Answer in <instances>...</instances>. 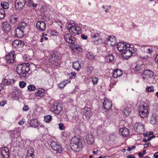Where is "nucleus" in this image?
Wrapping results in <instances>:
<instances>
[{"label":"nucleus","mask_w":158,"mask_h":158,"mask_svg":"<svg viewBox=\"0 0 158 158\" xmlns=\"http://www.w3.org/2000/svg\"><path fill=\"white\" fill-rule=\"evenodd\" d=\"M30 69L29 64H22L18 65L16 71L20 77L23 78L26 76Z\"/></svg>","instance_id":"1"},{"label":"nucleus","mask_w":158,"mask_h":158,"mask_svg":"<svg viewBox=\"0 0 158 158\" xmlns=\"http://www.w3.org/2000/svg\"><path fill=\"white\" fill-rule=\"evenodd\" d=\"M70 147L72 150L75 152H79L83 146L81 140L77 137L72 138L70 142Z\"/></svg>","instance_id":"2"},{"label":"nucleus","mask_w":158,"mask_h":158,"mask_svg":"<svg viewBox=\"0 0 158 158\" xmlns=\"http://www.w3.org/2000/svg\"><path fill=\"white\" fill-rule=\"evenodd\" d=\"M60 54L58 52L53 51L51 53L49 59L55 67H58L60 64Z\"/></svg>","instance_id":"3"},{"label":"nucleus","mask_w":158,"mask_h":158,"mask_svg":"<svg viewBox=\"0 0 158 158\" xmlns=\"http://www.w3.org/2000/svg\"><path fill=\"white\" fill-rule=\"evenodd\" d=\"M104 102H103V106L106 110V111L107 112L106 114H108L109 115V114L111 113L110 114H112L113 109L111 108L112 106L111 101L106 98H104Z\"/></svg>","instance_id":"4"},{"label":"nucleus","mask_w":158,"mask_h":158,"mask_svg":"<svg viewBox=\"0 0 158 158\" xmlns=\"http://www.w3.org/2000/svg\"><path fill=\"white\" fill-rule=\"evenodd\" d=\"M62 109L61 104L59 103H54L52 105L50 110L55 114H59Z\"/></svg>","instance_id":"5"},{"label":"nucleus","mask_w":158,"mask_h":158,"mask_svg":"<svg viewBox=\"0 0 158 158\" xmlns=\"http://www.w3.org/2000/svg\"><path fill=\"white\" fill-rule=\"evenodd\" d=\"M91 41L95 44H99L102 43L101 37L100 36L99 34L96 33L92 34Z\"/></svg>","instance_id":"6"},{"label":"nucleus","mask_w":158,"mask_h":158,"mask_svg":"<svg viewBox=\"0 0 158 158\" xmlns=\"http://www.w3.org/2000/svg\"><path fill=\"white\" fill-rule=\"evenodd\" d=\"M117 48L118 51H119L121 53L122 51H123L126 49H128L130 47V44H127L126 43L119 42L117 45Z\"/></svg>","instance_id":"7"},{"label":"nucleus","mask_w":158,"mask_h":158,"mask_svg":"<svg viewBox=\"0 0 158 158\" xmlns=\"http://www.w3.org/2000/svg\"><path fill=\"white\" fill-rule=\"evenodd\" d=\"M133 52L131 49L130 47L122 51L121 55L123 59H127L132 56Z\"/></svg>","instance_id":"8"},{"label":"nucleus","mask_w":158,"mask_h":158,"mask_svg":"<svg viewBox=\"0 0 158 158\" xmlns=\"http://www.w3.org/2000/svg\"><path fill=\"white\" fill-rule=\"evenodd\" d=\"M134 128L137 133L139 134H142L144 132V126L141 123H135L134 125Z\"/></svg>","instance_id":"9"},{"label":"nucleus","mask_w":158,"mask_h":158,"mask_svg":"<svg viewBox=\"0 0 158 158\" xmlns=\"http://www.w3.org/2000/svg\"><path fill=\"white\" fill-rule=\"evenodd\" d=\"M50 145L53 150L56 151V153L60 152H62L61 145L58 144L57 142L54 141H52Z\"/></svg>","instance_id":"10"},{"label":"nucleus","mask_w":158,"mask_h":158,"mask_svg":"<svg viewBox=\"0 0 158 158\" xmlns=\"http://www.w3.org/2000/svg\"><path fill=\"white\" fill-rule=\"evenodd\" d=\"M144 65L143 64L136 65L133 69L135 73L137 74L142 73L145 69Z\"/></svg>","instance_id":"11"},{"label":"nucleus","mask_w":158,"mask_h":158,"mask_svg":"<svg viewBox=\"0 0 158 158\" xmlns=\"http://www.w3.org/2000/svg\"><path fill=\"white\" fill-rule=\"evenodd\" d=\"M24 45V41L19 40H15L12 43V46L15 48H22Z\"/></svg>","instance_id":"12"},{"label":"nucleus","mask_w":158,"mask_h":158,"mask_svg":"<svg viewBox=\"0 0 158 158\" xmlns=\"http://www.w3.org/2000/svg\"><path fill=\"white\" fill-rule=\"evenodd\" d=\"M0 151L3 158H9L10 151L8 148L7 147H2L0 149Z\"/></svg>","instance_id":"13"},{"label":"nucleus","mask_w":158,"mask_h":158,"mask_svg":"<svg viewBox=\"0 0 158 158\" xmlns=\"http://www.w3.org/2000/svg\"><path fill=\"white\" fill-rule=\"evenodd\" d=\"M142 75L143 78L145 80L151 78L153 76V73L152 71L147 69L144 71Z\"/></svg>","instance_id":"14"},{"label":"nucleus","mask_w":158,"mask_h":158,"mask_svg":"<svg viewBox=\"0 0 158 158\" xmlns=\"http://www.w3.org/2000/svg\"><path fill=\"white\" fill-rule=\"evenodd\" d=\"M26 2L25 0H16L15 7L17 9H22L24 6Z\"/></svg>","instance_id":"15"},{"label":"nucleus","mask_w":158,"mask_h":158,"mask_svg":"<svg viewBox=\"0 0 158 158\" xmlns=\"http://www.w3.org/2000/svg\"><path fill=\"white\" fill-rule=\"evenodd\" d=\"M139 115L142 118L146 117L148 114V110L147 107L143 105L142 109L139 111Z\"/></svg>","instance_id":"16"},{"label":"nucleus","mask_w":158,"mask_h":158,"mask_svg":"<svg viewBox=\"0 0 158 158\" xmlns=\"http://www.w3.org/2000/svg\"><path fill=\"white\" fill-rule=\"evenodd\" d=\"M37 29L41 31H45L46 28V24L43 21H38L36 23V25Z\"/></svg>","instance_id":"17"},{"label":"nucleus","mask_w":158,"mask_h":158,"mask_svg":"<svg viewBox=\"0 0 158 158\" xmlns=\"http://www.w3.org/2000/svg\"><path fill=\"white\" fill-rule=\"evenodd\" d=\"M64 39L67 43L69 44H73L75 41V38L74 37H72L69 34H65L64 36Z\"/></svg>","instance_id":"18"},{"label":"nucleus","mask_w":158,"mask_h":158,"mask_svg":"<svg viewBox=\"0 0 158 158\" xmlns=\"http://www.w3.org/2000/svg\"><path fill=\"white\" fill-rule=\"evenodd\" d=\"M5 59L8 63H13L15 60V52H11L7 54L5 57Z\"/></svg>","instance_id":"19"},{"label":"nucleus","mask_w":158,"mask_h":158,"mask_svg":"<svg viewBox=\"0 0 158 158\" xmlns=\"http://www.w3.org/2000/svg\"><path fill=\"white\" fill-rule=\"evenodd\" d=\"M83 112L86 117L88 119L93 114L91 108L87 107L84 108Z\"/></svg>","instance_id":"20"},{"label":"nucleus","mask_w":158,"mask_h":158,"mask_svg":"<svg viewBox=\"0 0 158 158\" xmlns=\"http://www.w3.org/2000/svg\"><path fill=\"white\" fill-rule=\"evenodd\" d=\"M2 30L5 32H10L11 30V26L7 22H4L2 24Z\"/></svg>","instance_id":"21"},{"label":"nucleus","mask_w":158,"mask_h":158,"mask_svg":"<svg viewBox=\"0 0 158 158\" xmlns=\"http://www.w3.org/2000/svg\"><path fill=\"white\" fill-rule=\"evenodd\" d=\"M45 90L43 88H38L37 92H35V96L36 97H40V98L45 95Z\"/></svg>","instance_id":"22"},{"label":"nucleus","mask_w":158,"mask_h":158,"mask_svg":"<svg viewBox=\"0 0 158 158\" xmlns=\"http://www.w3.org/2000/svg\"><path fill=\"white\" fill-rule=\"evenodd\" d=\"M9 20L11 24L14 26L16 25L19 21L18 17L16 15H11L10 17Z\"/></svg>","instance_id":"23"},{"label":"nucleus","mask_w":158,"mask_h":158,"mask_svg":"<svg viewBox=\"0 0 158 158\" xmlns=\"http://www.w3.org/2000/svg\"><path fill=\"white\" fill-rule=\"evenodd\" d=\"M119 131L121 133V135L123 137H127L129 135V131L127 128L124 127L120 129Z\"/></svg>","instance_id":"24"},{"label":"nucleus","mask_w":158,"mask_h":158,"mask_svg":"<svg viewBox=\"0 0 158 158\" xmlns=\"http://www.w3.org/2000/svg\"><path fill=\"white\" fill-rule=\"evenodd\" d=\"M86 139L88 143L89 144H92L94 141V137L91 134H88L86 136Z\"/></svg>","instance_id":"25"},{"label":"nucleus","mask_w":158,"mask_h":158,"mask_svg":"<svg viewBox=\"0 0 158 158\" xmlns=\"http://www.w3.org/2000/svg\"><path fill=\"white\" fill-rule=\"evenodd\" d=\"M123 74L122 71L118 69L114 70L113 72V77L114 78L120 77Z\"/></svg>","instance_id":"26"},{"label":"nucleus","mask_w":158,"mask_h":158,"mask_svg":"<svg viewBox=\"0 0 158 158\" xmlns=\"http://www.w3.org/2000/svg\"><path fill=\"white\" fill-rule=\"evenodd\" d=\"M34 149L33 148H30L27 150L26 158H34L35 156L34 154Z\"/></svg>","instance_id":"27"},{"label":"nucleus","mask_w":158,"mask_h":158,"mask_svg":"<svg viewBox=\"0 0 158 158\" xmlns=\"http://www.w3.org/2000/svg\"><path fill=\"white\" fill-rule=\"evenodd\" d=\"M30 125L33 127H38L40 125V123L37 119H32L30 122Z\"/></svg>","instance_id":"28"},{"label":"nucleus","mask_w":158,"mask_h":158,"mask_svg":"<svg viewBox=\"0 0 158 158\" xmlns=\"http://www.w3.org/2000/svg\"><path fill=\"white\" fill-rule=\"evenodd\" d=\"M107 41L110 42V44L112 46H114L117 44L116 38L113 35L109 36L107 39Z\"/></svg>","instance_id":"29"},{"label":"nucleus","mask_w":158,"mask_h":158,"mask_svg":"<svg viewBox=\"0 0 158 158\" xmlns=\"http://www.w3.org/2000/svg\"><path fill=\"white\" fill-rule=\"evenodd\" d=\"M122 112L123 113V116L125 117L128 116L131 112V110L130 108L126 107L123 110Z\"/></svg>","instance_id":"30"},{"label":"nucleus","mask_w":158,"mask_h":158,"mask_svg":"<svg viewBox=\"0 0 158 158\" xmlns=\"http://www.w3.org/2000/svg\"><path fill=\"white\" fill-rule=\"evenodd\" d=\"M114 59V56L111 53H109L106 56L105 58V61L107 63H110L112 62Z\"/></svg>","instance_id":"31"},{"label":"nucleus","mask_w":158,"mask_h":158,"mask_svg":"<svg viewBox=\"0 0 158 158\" xmlns=\"http://www.w3.org/2000/svg\"><path fill=\"white\" fill-rule=\"evenodd\" d=\"M27 27V23L24 22H22L19 24L17 28L24 31L26 27Z\"/></svg>","instance_id":"32"},{"label":"nucleus","mask_w":158,"mask_h":158,"mask_svg":"<svg viewBox=\"0 0 158 158\" xmlns=\"http://www.w3.org/2000/svg\"><path fill=\"white\" fill-rule=\"evenodd\" d=\"M24 31L21 30L17 28L16 30L15 36H17L19 38H21L24 36Z\"/></svg>","instance_id":"33"},{"label":"nucleus","mask_w":158,"mask_h":158,"mask_svg":"<svg viewBox=\"0 0 158 158\" xmlns=\"http://www.w3.org/2000/svg\"><path fill=\"white\" fill-rule=\"evenodd\" d=\"M73 69L77 71L81 68V64L78 61H75L73 63Z\"/></svg>","instance_id":"34"},{"label":"nucleus","mask_w":158,"mask_h":158,"mask_svg":"<svg viewBox=\"0 0 158 158\" xmlns=\"http://www.w3.org/2000/svg\"><path fill=\"white\" fill-rule=\"evenodd\" d=\"M21 94V91L20 90L18 89H16L14 90L12 93V95L13 97H18L19 96H20Z\"/></svg>","instance_id":"35"},{"label":"nucleus","mask_w":158,"mask_h":158,"mask_svg":"<svg viewBox=\"0 0 158 158\" xmlns=\"http://www.w3.org/2000/svg\"><path fill=\"white\" fill-rule=\"evenodd\" d=\"M65 81L68 82H70V80H66L64 81L61 82L58 84V87L60 89H63L66 85V84L68 82L66 83Z\"/></svg>","instance_id":"36"},{"label":"nucleus","mask_w":158,"mask_h":158,"mask_svg":"<svg viewBox=\"0 0 158 158\" xmlns=\"http://www.w3.org/2000/svg\"><path fill=\"white\" fill-rule=\"evenodd\" d=\"M68 24L71 25L68 29L69 32L70 33H71L73 35V32L75 30V29L76 28V27H75V24L73 23H73H68Z\"/></svg>","instance_id":"37"},{"label":"nucleus","mask_w":158,"mask_h":158,"mask_svg":"<svg viewBox=\"0 0 158 158\" xmlns=\"http://www.w3.org/2000/svg\"><path fill=\"white\" fill-rule=\"evenodd\" d=\"M1 5L2 8V9H3L4 10L7 9L9 7V4L7 2H1Z\"/></svg>","instance_id":"38"},{"label":"nucleus","mask_w":158,"mask_h":158,"mask_svg":"<svg viewBox=\"0 0 158 158\" xmlns=\"http://www.w3.org/2000/svg\"><path fill=\"white\" fill-rule=\"evenodd\" d=\"M74 32H73V35H77L81 33V28L78 27H76Z\"/></svg>","instance_id":"39"},{"label":"nucleus","mask_w":158,"mask_h":158,"mask_svg":"<svg viewBox=\"0 0 158 158\" xmlns=\"http://www.w3.org/2000/svg\"><path fill=\"white\" fill-rule=\"evenodd\" d=\"M19 134V132H18L16 130L11 131L10 132V136L13 139L17 137H16L15 135L16 134Z\"/></svg>","instance_id":"40"},{"label":"nucleus","mask_w":158,"mask_h":158,"mask_svg":"<svg viewBox=\"0 0 158 158\" xmlns=\"http://www.w3.org/2000/svg\"><path fill=\"white\" fill-rule=\"evenodd\" d=\"M52 116L50 115H47L44 117V121L48 123L52 120Z\"/></svg>","instance_id":"41"},{"label":"nucleus","mask_w":158,"mask_h":158,"mask_svg":"<svg viewBox=\"0 0 158 158\" xmlns=\"http://www.w3.org/2000/svg\"><path fill=\"white\" fill-rule=\"evenodd\" d=\"M157 120V119L156 117L152 116L151 118L150 123L152 125H154L156 124Z\"/></svg>","instance_id":"42"},{"label":"nucleus","mask_w":158,"mask_h":158,"mask_svg":"<svg viewBox=\"0 0 158 158\" xmlns=\"http://www.w3.org/2000/svg\"><path fill=\"white\" fill-rule=\"evenodd\" d=\"M5 10L3 9H0V19H3L5 16Z\"/></svg>","instance_id":"43"},{"label":"nucleus","mask_w":158,"mask_h":158,"mask_svg":"<svg viewBox=\"0 0 158 158\" xmlns=\"http://www.w3.org/2000/svg\"><path fill=\"white\" fill-rule=\"evenodd\" d=\"M35 89L36 88L35 86L33 85H30L27 86V90L30 91H34Z\"/></svg>","instance_id":"44"},{"label":"nucleus","mask_w":158,"mask_h":158,"mask_svg":"<svg viewBox=\"0 0 158 158\" xmlns=\"http://www.w3.org/2000/svg\"><path fill=\"white\" fill-rule=\"evenodd\" d=\"M86 57L89 59H92L94 58V56L92 52H89L86 54Z\"/></svg>","instance_id":"45"},{"label":"nucleus","mask_w":158,"mask_h":158,"mask_svg":"<svg viewBox=\"0 0 158 158\" xmlns=\"http://www.w3.org/2000/svg\"><path fill=\"white\" fill-rule=\"evenodd\" d=\"M154 89L153 86H147L146 89V91L147 92H154Z\"/></svg>","instance_id":"46"},{"label":"nucleus","mask_w":158,"mask_h":158,"mask_svg":"<svg viewBox=\"0 0 158 158\" xmlns=\"http://www.w3.org/2000/svg\"><path fill=\"white\" fill-rule=\"evenodd\" d=\"M92 81L94 85H97L98 82V79L97 77H93L92 78Z\"/></svg>","instance_id":"47"},{"label":"nucleus","mask_w":158,"mask_h":158,"mask_svg":"<svg viewBox=\"0 0 158 158\" xmlns=\"http://www.w3.org/2000/svg\"><path fill=\"white\" fill-rule=\"evenodd\" d=\"M94 69V67L92 66H89L87 68V71L90 74L92 73V72Z\"/></svg>","instance_id":"48"},{"label":"nucleus","mask_w":158,"mask_h":158,"mask_svg":"<svg viewBox=\"0 0 158 158\" xmlns=\"http://www.w3.org/2000/svg\"><path fill=\"white\" fill-rule=\"evenodd\" d=\"M26 85V83L24 81L19 82V86L21 88H23Z\"/></svg>","instance_id":"49"},{"label":"nucleus","mask_w":158,"mask_h":158,"mask_svg":"<svg viewBox=\"0 0 158 158\" xmlns=\"http://www.w3.org/2000/svg\"><path fill=\"white\" fill-rule=\"evenodd\" d=\"M50 34L51 35H52L57 36L58 35L59 33L55 30H52L51 31Z\"/></svg>","instance_id":"50"},{"label":"nucleus","mask_w":158,"mask_h":158,"mask_svg":"<svg viewBox=\"0 0 158 158\" xmlns=\"http://www.w3.org/2000/svg\"><path fill=\"white\" fill-rule=\"evenodd\" d=\"M59 128L60 130H64L65 127L63 123H60L59 124Z\"/></svg>","instance_id":"51"},{"label":"nucleus","mask_w":158,"mask_h":158,"mask_svg":"<svg viewBox=\"0 0 158 158\" xmlns=\"http://www.w3.org/2000/svg\"><path fill=\"white\" fill-rule=\"evenodd\" d=\"M2 82H3V84L4 85H8L10 83V81H9V80L5 78L2 81Z\"/></svg>","instance_id":"52"},{"label":"nucleus","mask_w":158,"mask_h":158,"mask_svg":"<svg viewBox=\"0 0 158 158\" xmlns=\"http://www.w3.org/2000/svg\"><path fill=\"white\" fill-rule=\"evenodd\" d=\"M153 50L152 48H147L146 49V52L148 53L151 54Z\"/></svg>","instance_id":"53"},{"label":"nucleus","mask_w":158,"mask_h":158,"mask_svg":"<svg viewBox=\"0 0 158 158\" xmlns=\"http://www.w3.org/2000/svg\"><path fill=\"white\" fill-rule=\"evenodd\" d=\"M73 49H76L77 51H79L80 52H81L82 50V48L80 47H74Z\"/></svg>","instance_id":"54"},{"label":"nucleus","mask_w":158,"mask_h":158,"mask_svg":"<svg viewBox=\"0 0 158 158\" xmlns=\"http://www.w3.org/2000/svg\"><path fill=\"white\" fill-rule=\"evenodd\" d=\"M29 110V108L27 105H25L23 108V111H26Z\"/></svg>","instance_id":"55"},{"label":"nucleus","mask_w":158,"mask_h":158,"mask_svg":"<svg viewBox=\"0 0 158 158\" xmlns=\"http://www.w3.org/2000/svg\"><path fill=\"white\" fill-rule=\"evenodd\" d=\"M6 100L1 101L0 102V106H3L6 103Z\"/></svg>","instance_id":"56"},{"label":"nucleus","mask_w":158,"mask_h":158,"mask_svg":"<svg viewBox=\"0 0 158 158\" xmlns=\"http://www.w3.org/2000/svg\"><path fill=\"white\" fill-rule=\"evenodd\" d=\"M24 119H22V120H20L19 122L18 123V124L21 125H23L24 124L25 122Z\"/></svg>","instance_id":"57"},{"label":"nucleus","mask_w":158,"mask_h":158,"mask_svg":"<svg viewBox=\"0 0 158 158\" xmlns=\"http://www.w3.org/2000/svg\"><path fill=\"white\" fill-rule=\"evenodd\" d=\"M38 129L39 131H43L44 129H45V127L43 125H40V127H39Z\"/></svg>","instance_id":"58"},{"label":"nucleus","mask_w":158,"mask_h":158,"mask_svg":"<svg viewBox=\"0 0 158 158\" xmlns=\"http://www.w3.org/2000/svg\"><path fill=\"white\" fill-rule=\"evenodd\" d=\"M151 144L150 142H148L144 145V148H145L149 146H151Z\"/></svg>","instance_id":"59"},{"label":"nucleus","mask_w":158,"mask_h":158,"mask_svg":"<svg viewBox=\"0 0 158 158\" xmlns=\"http://www.w3.org/2000/svg\"><path fill=\"white\" fill-rule=\"evenodd\" d=\"M135 148H136V146H132L131 147H128V148L127 150L128 151H130L131 150Z\"/></svg>","instance_id":"60"},{"label":"nucleus","mask_w":158,"mask_h":158,"mask_svg":"<svg viewBox=\"0 0 158 158\" xmlns=\"http://www.w3.org/2000/svg\"><path fill=\"white\" fill-rule=\"evenodd\" d=\"M81 37L83 40H86L88 38V36L85 35L84 34H82L81 35Z\"/></svg>","instance_id":"61"},{"label":"nucleus","mask_w":158,"mask_h":158,"mask_svg":"<svg viewBox=\"0 0 158 158\" xmlns=\"http://www.w3.org/2000/svg\"><path fill=\"white\" fill-rule=\"evenodd\" d=\"M127 158H135V156L133 155H130L127 156Z\"/></svg>","instance_id":"62"},{"label":"nucleus","mask_w":158,"mask_h":158,"mask_svg":"<svg viewBox=\"0 0 158 158\" xmlns=\"http://www.w3.org/2000/svg\"><path fill=\"white\" fill-rule=\"evenodd\" d=\"M155 60L156 62L158 64V54L156 55V57L155 58Z\"/></svg>","instance_id":"63"},{"label":"nucleus","mask_w":158,"mask_h":158,"mask_svg":"<svg viewBox=\"0 0 158 158\" xmlns=\"http://www.w3.org/2000/svg\"><path fill=\"white\" fill-rule=\"evenodd\" d=\"M154 156L156 158H158V152L155 153L154 154Z\"/></svg>","instance_id":"64"}]
</instances>
